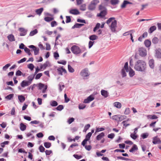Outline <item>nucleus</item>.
Wrapping results in <instances>:
<instances>
[{"label": "nucleus", "instance_id": "79ce46f5", "mask_svg": "<svg viewBox=\"0 0 161 161\" xmlns=\"http://www.w3.org/2000/svg\"><path fill=\"white\" fill-rule=\"evenodd\" d=\"M27 67L32 71L33 69L34 66L32 64H30L27 65Z\"/></svg>", "mask_w": 161, "mask_h": 161}, {"label": "nucleus", "instance_id": "f3484780", "mask_svg": "<svg viewBox=\"0 0 161 161\" xmlns=\"http://www.w3.org/2000/svg\"><path fill=\"white\" fill-rule=\"evenodd\" d=\"M148 63L150 67L152 69H153L154 66V60L153 59L150 60Z\"/></svg>", "mask_w": 161, "mask_h": 161}, {"label": "nucleus", "instance_id": "49530a36", "mask_svg": "<svg viewBox=\"0 0 161 161\" xmlns=\"http://www.w3.org/2000/svg\"><path fill=\"white\" fill-rule=\"evenodd\" d=\"M132 30H131L124 33L123 34V36H126L129 35H130V34H132Z\"/></svg>", "mask_w": 161, "mask_h": 161}, {"label": "nucleus", "instance_id": "20e7f679", "mask_svg": "<svg viewBox=\"0 0 161 161\" xmlns=\"http://www.w3.org/2000/svg\"><path fill=\"white\" fill-rule=\"evenodd\" d=\"M138 52L139 55L142 57H145L147 55V51L144 47H141L139 48Z\"/></svg>", "mask_w": 161, "mask_h": 161}, {"label": "nucleus", "instance_id": "f257e3e1", "mask_svg": "<svg viewBox=\"0 0 161 161\" xmlns=\"http://www.w3.org/2000/svg\"><path fill=\"white\" fill-rule=\"evenodd\" d=\"M146 68V64L142 60H138L135 63L134 69L138 71H144Z\"/></svg>", "mask_w": 161, "mask_h": 161}, {"label": "nucleus", "instance_id": "bb28decb", "mask_svg": "<svg viewBox=\"0 0 161 161\" xmlns=\"http://www.w3.org/2000/svg\"><path fill=\"white\" fill-rule=\"evenodd\" d=\"M114 106L118 108H120L121 107V104L119 102H115L114 103Z\"/></svg>", "mask_w": 161, "mask_h": 161}, {"label": "nucleus", "instance_id": "f03ea898", "mask_svg": "<svg viewBox=\"0 0 161 161\" xmlns=\"http://www.w3.org/2000/svg\"><path fill=\"white\" fill-rule=\"evenodd\" d=\"M72 52L75 54H78L81 53V50L80 47L74 45L71 48Z\"/></svg>", "mask_w": 161, "mask_h": 161}, {"label": "nucleus", "instance_id": "f8f14e48", "mask_svg": "<svg viewBox=\"0 0 161 161\" xmlns=\"http://www.w3.org/2000/svg\"><path fill=\"white\" fill-rule=\"evenodd\" d=\"M57 70L58 74L61 75H63V72H64V73H66V70L65 69L63 68V67L61 68H58L57 69Z\"/></svg>", "mask_w": 161, "mask_h": 161}, {"label": "nucleus", "instance_id": "2eb2a0df", "mask_svg": "<svg viewBox=\"0 0 161 161\" xmlns=\"http://www.w3.org/2000/svg\"><path fill=\"white\" fill-rule=\"evenodd\" d=\"M51 17H45L44 18V20L47 22H49L52 21L54 19V17L53 15H51Z\"/></svg>", "mask_w": 161, "mask_h": 161}, {"label": "nucleus", "instance_id": "5fc2aeb1", "mask_svg": "<svg viewBox=\"0 0 161 161\" xmlns=\"http://www.w3.org/2000/svg\"><path fill=\"white\" fill-rule=\"evenodd\" d=\"M130 113V110L129 108H126L124 112L125 114L128 115Z\"/></svg>", "mask_w": 161, "mask_h": 161}, {"label": "nucleus", "instance_id": "c03bdc74", "mask_svg": "<svg viewBox=\"0 0 161 161\" xmlns=\"http://www.w3.org/2000/svg\"><path fill=\"white\" fill-rule=\"evenodd\" d=\"M37 32L36 29H35L30 32V36H32L35 34H36Z\"/></svg>", "mask_w": 161, "mask_h": 161}, {"label": "nucleus", "instance_id": "8fccbe9b", "mask_svg": "<svg viewBox=\"0 0 161 161\" xmlns=\"http://www.w3.org/2000/svg\"><path fill=\"white\" fill-rule=\"evenodd\" d=\"M115 19V18L114 17H112L109 18L106 21V23L108 25H109L111 22H112V21L113 20H114Z\"/></svg>", "mask_w": 161, "mask_h": 161}, {"label": "nucleus", "instance_id": "ea45409f", "mask_svg": "<svg viewBox=\"0 0 161 161\" xmlns=\"http://www.w3.org/2000/svg\"><path fill=\"white\" fill-rule=\"evenodd\" d=\"M44 146L47 148L50 147L51 145V143L49 142H45L44 143Z\"/></svg>", "mask_w": 161, "mask_h": 161}, {"label": "nucleus", "instance_id": "a211bd4d", "mask_svg": "<svg viewBox=\"0 0 161 161\" xmlns=\"http://www.w3.org/2000/svg\"><path fill=\"white\" fill-rule=\"evenodd\" d=\"M105 136L104 133L102 132L97 135L96 137V139L98 141L100 140Z\"/></svg>", "mask_w": 161, "mask_h": 161}, {"label": "nucleus", "instance_id": "052dcab7", "mask_svg": "<svg viewBox=\"0 0 161 161\" xmlns=\"http://www.w3.org/2000/svg\"><path fill=\"white\" fill-rule=\"evenodd\" d=\"M42 75V73H39L37 74L36 76L35 79H39Z\"/></svg>", "mask_w": 161, "mask_h": 161}, {"label": "nucleus", "instance_id": "c85d7f7f", "mask_svg": "<svg viewBox=\"0 0 161 161\" xmlns=\"http://www.w3.org/2000/svg\"><path fill=\"white\" fill-rule=\"evenodd\" d=\"M59 90L60 92H61L63 89L64 87V85L62 82H60L59 85Z\"/></svg>", "mask_w": 161, "mask_h": 161}, {"label": "nucleus", "instance_id": "1a4fd4ad", "mask_svg": "<svg viewBox=\"0 0 161 161\" xmlns=\"http://www.w3.org/2000/svg\"><path fill=\"white\" fill-rule=\"evenodd\" d=\"M105 24V23H102V25H101L100 23H97L96 24V26L93 29V31L94 32H95L100 27L102 28H103L104 27V25Z\"/></svg>", "mask_w": 161, "mask_h": 161}, {"label": "nucleus", "instance_id": "3c124183", "mask_svg": "<svg viewBox=\"0 0 161 161\" xmlns=\"http://www.w3.org/2000/svg\"><path fill=\"white\" fill-rule=\"evenodd\" d=\"M68 69L69 71L70 72L73 73L74 71V69L69 65H68Z\"/></svg>", "mask_w": 161, "mask_h": 161}, {"label": "nucleus", "instance_id": "4be33fe9", "mask_svg": "<svg viewBox=\"0 0 161 161\" xmlns=\"http://www.w3.org/2000/svg\"><path fill=\"white\" fill-rule=\"evenodd\" d=\"M156 56L158 58H161V49H158L156 51Z\"/></svg>", "mask_w": 161, "mask_h": 161}, {"label": "nucleus", "instance_id": "2f4dec72", "mask_svg": "<svg viewBox=\"0 0 161 161\" xmlns=\"http://www.w3.org/2000/svg\"><path fill=\"white\" fill-rule=\"evenodd\" d=\"M129 75L130 77H132L135 74V71L131 68H130V70L129 71Z\"/></svg>", "mask_w": 161, "mask_h": 161}, {"label": "nucleus", "instance_id": "4468645a", "mask_svg": "<svg viewBox=\"0 0 161 161\" xmlns=\"http://www.w3.org/2000/svg\"><path fill=\"white\" fill-rule=\"evenodd\" d=\"M144 44L145 46L147 47H149L151 44V41L148 39L146 40L144 42Z\"/></svg>", "mask_w": 161, "mask_h": 161}, {"label": "nucleus", "instance_id": "338daca9", "mask_svg": "<svg viewBox=\"0 0 161 161\" xmlns=\"http://www.w3.org/2000/svg\"><path fill=\"white\" fill-rule=\"evenodd\" d=\"M148 136V134L147 133H143L141 135V137L143 139L147 138Z\"/></svg>", "mask_w": 161, "mask_h": 161}, {"label": "nucleus", "instance_id": "dca6fc26", "mask_svg": "<svg viewBox=\"0 0 161 161\" xmlns=\"http://www.w3.org/2000/svg\"><path fill=\"white\" fill-rule=\"evenodd\" d=\"M8 40L10 42L14 41L15 39L14 36L13 34H10L7 36Z\"/></svg>", "mask_w": 161, "mask_h": 161}, {"label": "nucleus", "instance_id": "bf43d9fd", "mask_svg": "<svg viewBox=\"0 0 161 161\" xmlns=\"http://www.w3.org/2000/svg\"><path fill=\"white\" fill-rule=\"evenodd\" d=\"M90 127V125L89 124H88L86 125L85 127L84 130V131L86 132Z\"/></svg>", "mask_w": 161, "mask_h": 161}, {"label": "nucleus", "instance_id": "0eeeda50", "mask_svg": "<svg viewBox=\"0 0 161 161\" xmlns=\"http://www.w3.org/2000/svg\"><path fill=\"white\" fill-rule=\"evenodd\" d=\"M29 47L33 49L35 55H37L39 53V50L38 48L36 47L33 45H30L29 46Z\"/></svg>", "mask_w": 161, "mask_h": 161}, {"label": "nucleus", "instance_id": "0e129e2a", "mask_svg": "<svg viewBox=\"0 0 161 161\" xmlns=\"http://www.w3.org/2000/svg\"><path fill=\"white\" fill-rule=\"evenodd\" d=\"M86 107V105L84 104H80L79 105V108L80 109H83Z\"/></svg>", "mask_w": 161, "mask_h": 161}, {"label": "nucleus", "instance_id": "e2e57ef3", "mask_svg": "<svg viewBox=\"0 0 161 161\" xmlns=\"http://www.w3.org/2000/svg\"><path fill=\"white\" fill-rule=\"evenodd\" d=\"M124 67V69L126 70V71L127 72H128V62H126L125 63Z\"/></svg>", "mask_w": 161, "mask_h": 161}, {"label": "nucleus", "instance_id": "13d9d810", "mask_svg": "<svg viewBox=\"0 0 161 161\" xmlns=\"http://www.w3.org/2000/svg\"><path fill=\"white\" fill-rule=\"evenodd\" d=\"M118 159H120L122 160H128L129 159L123 157L119 156L117 157Z\"/></svg>", "mask_w": 161, "mask_h": 161}, {"label": "nucleus", "instance_id": "e433bc0d", "mask_svg": "<svg viewBox=\"0 0 161 161\" xmlns=\"http://www.w3.org/2000/svg\"><path fill=\"white\" fill-rule=\"evenodd\" d=\"M97 36L95 35H93L92 36H91L89 37L90 39L92 41L95 40L97 39Z\"/></svg>", "mask_w": 161, "mask_h": 161}, {"label": "nucleus", "instance_id": "09e8293b", "mask_svg": "<svg viewBox=\"0 0 161 161\" xmlns=\"http://www.w3.org/2000/svg\"><path fill=\"white\" fill-rule=\"evenodd\" d=\"M80 9L82 11H85L86 9V5L85 4L81 5L80 7Z\"/></svg>", "mask_w": 161, "mask_h": 161}, {"label": "nucleus", "instance_id": "7ed1b4c3", "mask_svg": "<svg viewBox=\"0 0 161 161\" xmlns=\"http://www.w3.org/2000/svg\"><path fill=\"white\" fill-rule=\"evenodd\" d=\"M99 1L98 0H92L89 6V9L90 10L94 9L96 7V5L97 4L99 3Z\"/></svg>", "mask_w": 161, "mask_h": 161}, {"label": "nucleus", "instance_id": "58836bf2", "mask_svg": "<svg viewBox=\"0 0 161 161\" xmlns=\"http://www.w3.org/2000/svg\"><path fill=\"white\" fill-rule=\"evenodd\" d=\"M33 79L34 76L32 75H30L28 77V80L27 81L30 82V83L31 84Z\"/></svg>", "mask_w": 161, "mask_h": 161}, {"label": "nucleus", "instance_id": "a19ab883", "mask_svg": "<svg viewBox=\"0 0 161 161\" xmlns=\"http://www.w3.org/2000/svg\"><path fill=\"white\" fill-rule=\"evenodd\" d=\"M14 95L13 94H9L6 96L5 97V98L6 99L9 100H11L13 97Z\"/></svg>", "mask_w": 161, "mask_h": 161}, {"label": "nucleus", "instance_id": "c9c22d12", "mask_svg": "<svg viewBox=\"0 0 161 161\" xmlns=\"http://www.w3.org/2000/svg\"><path fill=\"white\" fill-rule=\"evenodd\" d=\"M48 66V64L47 62L44 63L43 64H42L40 66V69H45Z\"/></svg>", "mask_w": 161, "mask_h": 161}, {"label": "nucleus", "instance_id": "7c9ffc66", "mask_svg": "<svg viewBox=\"0 0 161 161\" xmlns=\"http://www.w3.org/2000/svg\"><path fill=\"white\" fill-rule=\"evenodd\" d=\"M119 2V0H111L110 3L112 5H115L118 4Z\"/></svg>", "mask_w": 161, "mask_h": 161}, {"label": "nucleus", "instance_id": "69168bd1", "mask_svg": "<svg viewBox=\"0 0 161 161\" xmlns=\"http://www.w3.org/2000/svg\"><path fill=\"white\" fill-rule=\"evenodd\" d=\"M39 149L40 152L42 153L44 151L45 149L43 146L41 145L39 147Z\"/></svg>", "mask_w": 161, "mask_h": 161}, {"label": "nucleus", "instance_id": "9b49d317", "mask_svg": "<svg viewBox=\"0 0 161 161\" xmlns=\"http://www.w3.org/2000/svg\"><path fill=\"white\" fill-rule=\"evenodd\" d=\"M31 84L30 82L26 80H24L22 81L20 84L21 87L24 88L26 86H29Z\"/></svg>", "mask_w": 161, "mask_h": 161}, {"label": "nucleus", "instance_id": "de8ad7c7", "mask_svg": "<svg viewBox=\"0 0 161 161\" xmlns=\"http://www.w3.org/2000/svg\"><path fill=\"white\" fill-rule=\"evenodd\" d=\"M105 130L104 128L103 127L97 128H96V130L95 133L98 132H99V131H103V130Z\"/></svg>", "mask_w": 161, "mask_h": 161}, {"label": "nucleus", "instance_id": "39448f33", "mask_svg": "<svg viewBox=\"0 0 161 161\" xmlns=\"http://www.w3.org/2000/svg\"><path fill=\"white\" fill-rule=\"evenodd\" d=\"M117 21L116 20H114L112 22L111 25H109L110 28L112 32H114L116 31V28L117 27Z\"/></svg>", "mask_w": 161, "mask_h": 161}, {"label": "nucleus", "instance_id": "6e6552de", "mask_svg": "<svg viewBox=\"0 0 161 161\" xmlns=\"http://www.w3.org/2000/svg\"><path fill=\"white\" fill-rule=\"evenodd\" d=\"M153 143L154 144L161 143V141L157 136H155L153 138Z\"/></svg>", "mask_w": 161, "mask_h": 161}, {"label": "nucleus", "instance_id": "72a5a7b5", "mask_svg": "<svg viewBox=\"0 0 161 161\" xmlns=\"http://www.w3.org/2000/svg\"><path fill=\"white\" fill-rule=\"evenodd\" d=\"M58 103L55 101H52L50 102V105L52 107H55L58 105Z\"/></svg>", "mask_w": 161, "mask_h": 161}, {"label": "nucleus", "instance_id": "ddd939ff", "mask_svg": "<svg viewBox=\"0 0 161 161\" xmlns=\"http://www.w3.org/2000/svg\"><path fill=\"white\" fill-rule=\"evenodd\" d=\"M69 13L71 14L74 15H77L80 14L78 10L76 9H71L69 11Z\"/></svg>", "mask_w": 161, "mask_h": 161}, {"label": "nucleus", "instance_id": "864d4df0", "mask_svg": "<svg viewBox=\"0 0 161 161\" xmlns=\"http://www.w3.org/2000/svg\"><path fill=\"white\" fill-rule=\"evenodd\" d=\"M64 108V107L62 105H59L56 108V109L58 111H61Z\"/></svg>", "mask_w": 161, "mask_h": 161}, {"label": "nucleus", "instance_id": "a878e982", "mask_svg": "<svg viewBox=\"0 0 161 161\" xmlns=\"http://www.w3.org/2000/svg\"><path fill=\"white\" fill-rule=\"evenodd\" d=\"M18 99L20 102L22 103L25 100V98L22 95H19L18 97Z\"/></svg>", "mask_w": 161, "mask_h": 161}, {"label": "nucleus", "instance_id": "9d476101", "mask_svg": "<svg viewBox=\"0 0 161 161\" xmlns=\"http://www.w3.org/2000/svg\"><path fill=\"white\" fill-rule=\"evenodd\" d=\"M19 31L20 32V35L21 36H25L27 31L23 28H20L19 29Z\"/></svg>", "mask_w": 161, "mask_h": 161}, {"label": "nucleus", "instance_id": "6e6d98bb", "mask_svg": "<svg viewBox=\"0 0 161 161\" xmlns=\"http://www.w3.org/2000/svg\"><path fill=\"white\" fill-rule=\"evenodd\" d=\"M10 66L9 64H8L5 65L4 66L3 68V70L5 71Z\"/></svg>", "mask_w": 161, "mask_h": 161}, {"label": "nucleus", "instance_id": "393cba45", "mask_svg": "<svg viewBox=\"0 0 161 161\" xmlns=\"http://www.w3.org/2000/svg\"><path fill=\"white\" fill-rule=\"evenodd\" d=\"M156 29V27L155 26H153L150 27L148 32L149 33H152Z\"/></svg>", "mask_w": 161, "mask_h": 161}, {"label": "nucleus", "instance_id": "b1692460", "mask_svg": "<svg viewBox=\"0 0 161 161\" xmlns=\"http://www.w3.org/2000/svg\"><path fill=\"white\" fill-rule=\"evenodd\" d=\"M138 149V147L135 144H134L131 148V149L129 150L130 152H133L135 150H136Z\"/></svg>", "mask_w": 161, "mask_h": 161}, {"label": "nucleus", "instance_id": "cd10ccee", "mask_svg": "<svg viewBox=\"0 0 161 161\" xmlns=\"http://www.w3.org/2000/svg\"><path fill=\"white\" fill-rule=\"evenodd\" d=\"M20 129L22 131H24L26 129V126L23 123H21L20 125Z\"/></svg>", "mask_w": 161, "mask_h": 161}, {"label": "nucleus", "instance_id": "5701e85b", "mask_svg": "<svg viewBox=\"0 0 161 161\" xmlns=\"http://www.w3.org/2000/svg\"><path fill=\"white\" fill-rule=\"evenodd\" d=\"M43 8H41L39 9H36V12L37 14L40 15L43 12Z\"/></svg>", "mask_w": 161, "mask_h": 161}, {"label": "nucleus", "instance_id": "a18cd8bd", "mask_svg": "<svg viewBox=\"0 0 161 161\" xmlns=\"http://www.w3.org/2000/svg\"><path fill=\"white\" fill-rule=\"evenodd\" d=\"M92 135V133H91V132H89L86 135V138L85 139L88 141L89 140V139L90 138V137H91Z\"/></svg>", "mask_w": 161, "mask_h": 161}, {"label": "nucleus", "instance_id": "412c9836", "mask_svg": "<svg viewBox=\"0 0 161 161\" xmlns=\"http://www.w3.org/2000/svg\"><path fill=\"white\" fill-rule=\"evenodd\" d=\"M147 118L148 119H157L158 117L155 115H149L147 116Z\"/></svg>", "mask_w": 161, "mask_h": 161}, {"label": "nucleus", "instance_id": "4c0bfd02", "mask_svg": "<svg viewBox=\"0 0 161 161\" xmlns=\"http://www.w3.org/2000/svg\"><path fill=\"white\" fill-rule=\"evenodd\" d=\"M24 51H25L30 56L31 55V54L30 52V50L27 48L26 47H25L24 48Z\"/></svg>", "mask_w": 161, "mask_h": 161}, {"label": "nucleus", "instance_id": "aec40b11", "mask_svg": "<svg viewBox=\"0 0 161 161\" xmlns=\"http://www.w3.org/2000/svg\"><path fill=\"white\" fill-rule=\"evenodd\" d=\"M106 14V10L104 9L102 10L100 13L97 15L98 16L103 17Z\"/></svg>", "mask_w": 161, "mask_h": 161}, {"label": "nucleus", "instance_id": "473e14b6", "mask_svg": "<svg viewBox=\"0 0 161 161\" xmlns=\"http://www.w3.org/2000/svg\"><path fill=\"white\" fill-rule=\"evenodd\" d=\"M158 39L157 37H155L153 39L152 42L153 43L156 44L158 42Z\"/></svg>", "mask_w": 161, "mask_h": 161}, {"label": "nucleus", "instance_id": "4d7b16f0", "mask_svg": "<svg viewBox=\"0 0 161 161\" xmlns=\"http://www.w3.org/2000/svg\"><path fill=\"white\" fill-rule=\"evenodd\" d=\"M66 23H68L70 22L71 20V19L70 16H66Z\"/></svg>", "mask_w": 161, "mask_h": 161}, {"label": "nucleus", "instance_id": "603ef678", "mask_svg": "<svg viewBox=\"0 0 161 161\" xmlns=\"http://www.w3.org/2000/svg\"><path fill=\"white\" fill-rule=\"evenodd\" d=\"M126 118V116L125 115H120L119 117V121H122L124 119H125Z\"/></svg>", "mask_w": 161, "mask_h": 161}, {"label": "nucleus", "instance_id": "c756f323", "mask_svg": "<svg viewBox=\"0 0 161 161\" xmlns=\"http://www.w3.org/2000/svg\"><path fill=\"white\" fill-rule=\"evenodd\" d=\"M130 3V2L126 0L124 1L123 3L121 5V7L122 8H125L126 5Z\"/></svg>", "mask_w": 161, "mask_h": 161}, {"label": "nucleus", "instance_id": "6ab92c4d", "mask_svg": "<svg viewBox=\"0 0 161 161\" xmlns=\"http://www.w3.org/2000/svg\"><path fill=\"white\" fill-rule=\"evenodd\" d=\"M101 95L104 97H107L108 96V92L107 91L102 90L101 91Z\"/></svg>", "mask_w": 161, "mask_h": 161}, {"label": "nucleus", "instance_id": "774afa93", "mask_svg": "<svg viewBox=\"0 0 161 161\" xmlns=\"http://www.w3.org/2000/svg\"><path fill=\"white\" fill-rule=\"evenodd\" d=\"M51 26L52 27H54L57 25V24L56 21H52L51 23Z\"/></svg>", "mask_w": 161, "mask_h": 161}, {"label": "nucleus", "instance_id": "680f3d73", "mask_svg": "<svg viewBox=\"0 0 161 161\" xmlns=\"http://www.w3.org/2000/svg\"><path fill=\"white\" fill-rule=\"evenodd\" d=\"M58 63L59 64H61L63 65H65L66 64V62L64 60H62L60 61H58Z\"/></svg>", "mask_w": 161, "mask_h": 161}, {"label": "nucleus", "instance_id": "37998d69", "mask_svg": "<svg viewBox=\"0 0 161 161\" xmlns=\"http://www.w3.org/2000/svg\"><path fill=\"white\" fill-rule=\"evenodd\" d=\"M130 136L134 140L136 139L138 137V136L136 134L134 133H131L130 134Z\"/></svg>", "mask_w": 161, "mask_h": 161}, {"label": "nucleus", "instance_id": "f704fd0d", "mask_svg": "<svg viewBox=\"0 0 161 161\" xmlns=\"http://www.w3.org/2000/svg\"><path fill=\"white\" fill-rule=\"evenodd\" d=\"M84 25V24H75L73 26L72 28H79L80 27H81V26H83Z\"/></svg>", "mask_w": 161, "mask_h": 161}, {"label": "nucleus", "instance_id": "423d86ee", "mask_svg": "<svg viewBox=\"0 0 161 161\" xmlns=\"http://www.w3.org/2000/svg\"><path fill=\"white\" fill-rule=\"evenodd\" d=\"M80 75L82 77L88 76L89 75L88 69L86 68L82 69L80 72Z\"/></svg>", "mask_w": 161, "mask_h": 161}]
</instances>
